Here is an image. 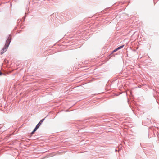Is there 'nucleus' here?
Returning <instances> with one entry per match:
<instances>
[{
	"label": "nucleus",
	"mask_w": 159,
	"mask_h": 159,
	"mask_svg": "<svg viewBox=\"0 0 159 159\" xmlns=\"http://www.w3.org/2000/svg\"><path fill=\"white\" fill-rule=\"evenodd\" d=\"M11 41V37L10 34L9 35V37H8L6 41V44L5 47L2 49V51L5 52L7 49Z\"/></svg>",
	"instance_id": "f257e3e1"
},
{
	"label": "nucleus",
	"mask_w": 159,
	"mask_h": 159,
	"mask_svg": "<svg viewBox=\"0 0 159 159\" xmlns=\"http://www.w3.org/2000/svg\"><path fill=\"white\" fill-rule=\"evenodd\" d=\"M46 117H45L44 118L42 119L37 125V126H38L39 127H40V126L41 125L43 122L44 120L46 118Z\"/></svg>",
	"instance_id": "f03ea898"
},
{
	"label": "nucleus",
	"mask_w": 159,
	"mask_h": 159,
	"mask_svg": "<svg viewBox=\"0 0 159 159\" xmlns=\"http://www.w3.org/2000/svg\"><path fill=\"white\" fill-rule=\"evenodd\" d=\"M124 47V45H121L120 46L118 47L117 48L118 49V50Z\"/></svg>",
	"instance_id": "7ed1b4c3"
},
{
	"label": "nucleus",
	"mask_w": 159,
	"mask_h": 159,
	"mask_svg": "<svg viewBox=\"0 0 159 159\" xmlns=\"http://www.w3.org/2000/svg\"><path fill=\"white\" fill-rule=\"evenodd\" d=\"M39 128V127L36 125V127L33 130V131H34V132H35Z\"/></svg>",
	"instance_id": "20e7f679"
},
{
	"label": "nucleus",
	"mask_w": 159,
	"mask_h": 159,
	"mask_svg": "<svg viewBox=\"0 0 159 159\" xmlns=\"http://www.w3.org/2000/svg\"><path fill=\"white\" fill-rule=\"evenodd\" d=\"M117 50H118V49L116 48V49H115V50H113L112 51V53H113V52H116Z\"/></svg>",
	"instance_id": "39448f33"
},
{
	"label": "nucleus",
	"mask_w": 159,
	"mask_h": 159,
	"mask_svg": "<svg viewBox=\"0 0 159 159\" xmlns=\"http://www.w3.org/2000/svg\"><path fill=\"white\" fill-rule=\"evenodd\" d=\"M35 132H34V131H33L31 133V135H33V134H34V133Z\"/></svg>",
	"instance_id": "423d86ee"
},
{
	"label": "nucleus",
	"mask_w": 159,
	"mask_h": 159,
	"mask_svg": "<svg viewBox=\"0 0 159 159\" xmlns=\"http://www.w3.org/2000/svg\"><path fill=\"white\" fill-rule=\"evenodd\" d=\"M4 52H3V51H2L1 52V54H3Z\"/></svg>",
	"instance_id": "0eeeda50"
},
{
	"label": "nucleus",
	"mask_w": 159,
	"mask_h": 159,
	"mask_svg": "<svg viewBox=\"0 0 159 159\" xmlns=\"http://www.w3.org/2000/svg\"><path fill=\"white\" fill-rule=\"evenodd\" d=\"M4 52H3V51H2L1 52V54H3Z\"/></svg>",
	"instance_id": "6e6552de"
},
{
	"label": "nucleus",
	"mask_w": 159,
	"mask_h": 159,
	"mask_svg": "<svg viewBox=\"0 0 159 159\" xmlns=\"http://www.w3.org/2000/svg\"><path fill=\"white\" fill-rule=\"evenodd\" d=\"M2 74V73L0 71V76Z\"/></svg>",
	"instance_id": "1a4fd4ad"
}]
</instances>
